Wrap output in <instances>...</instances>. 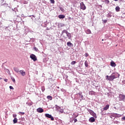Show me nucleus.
I'll return each instance as SVG.
<instances>
[{
  "label": "nucleus",
  "mask_w": 125,
  "mask_h": 125,
  "mask_svg": "<svg viewBox=\"0 0 125 125\" xmlns=\"http://www.w3.org/2000/svg\"><path fill=\"white\" fill-rule=\"evenodd\" d=\"M9 88H10V89H14V88H13V87L12 86H10Z\"/></svg>",
  "instance_id": "obj_35"
},
{
  "label": "nucleus",
  "mask_w": 125,
  "mask_h": 125,
  "mask_svg": "<svg viewBox=\"0 0 125 125\" xmlns=\"http://www.w3.org/2000/svg\"><path fill=\"white\" fill-rule=\"evenodd\" d=\"M77 62L76 61H72L71 63V65H75Z\"/></svg>",
  "instance_id": "obj_29"
},
{
  "label": "nucleus",
  "mask_w": 125,
  "mask_h": 125,
  "mask_svg": "<svg viewBox=\"0 0 125 125\" xmlns=\"http://www.w3.org/2000/svg\"><path fill=\"white\" fill-rule=\"evenodd\" d=\"M116 63L112 61L110 62V66H111V67H116Z\"/></svg>",
  "instance_id": "obj_8"
},
{
  "label": "nucleus",
  "mask_w": 125,
  "mask_h": 125,
  "mask_svg": "<svg viewBox=\"0 0 125 125\" xmlns=\"http://www.w3.org/2000/svg\"><path fill=\"white\" fill-rule=\"evenodd\" d=\"M107 17H108V18H111V17H112V16L111 15V14L108 13V14L107 15Z\"/></svg>",
  "instance_id": "obj_27"
},
{
  "label": "nucleus",
  "mask_w": 125,
  "mask_h": 125,
  "mask_svg": "<svg viewBox=\"0 0 125 125\" xmlns=\"http://www.w3.org/2000/svg\"><path fill=\"white\" fill-rule=\"evenodd\" d=\"M91 115H92V116H93V117H94V118H97L96 113H94V112L91 114Z\"/></svg>",
  "instance_id": "obj_21"
},
{
  "label": "nucleus",
  "mask_w": 125,
  "mask_h": 125,
  "mask_svg": "<svg viewBox=\"0 0 125 125\" xmlns=\"http://www.w3.org/2000/svg\"><path fill=\"white\" fill-rule=\"evenodd\" d=\"M47 98L49 99V100H52V97L51 96H48Z\"/></svg>",
  "instance_id": "obj_23"
},
{
  "label": "nucleus",
  "mask_w": 125,
  "mask_h": 125,
  "mask_svg": "<svg viewBox=\"0 0 125 125\" xmlns=\"http://www.w3.org/2000/svg\"><path fill=\"white\" fill-rule=\"evenodd\" d=\"M17 121L18 120L17 118H14V119L13 120L14 124H16L17 123Z\"/></svg>",
  "instance_id": "obj_24"
},
{
  "label": "nucleus",
  "mask_w": 125,
  "mask_h": 125,
  "mask_svg": "<svg viewBox=\"0 0 125 125\" xmlns=\"http://www.w3.org/2000/svg\"><path fill=\"white\" fill-rule=\"evenodd\" d=\"M86 33L87 34H91V31H90V30L87 29V31H86Z\"/></svg>",
  "instance_id": "obj_28"
},
{
  "label": "nucleus",
  "mask_w": 125,
  "mask_h": 125,
  "mask_svg": "<svg viewBox=\"0 0 125 125\" xmlns=\"http://www.w3.org/2000/svg\"><path fill=\"white\" fill-rule=\"evenodd\" d=\"M14 71H15V72H16V73H19V68H17V67H14Z\"/></svg>",
  "instance_id": "obj_15"
},
{
  "label": "nucleus",
  "mask_w": 125,
  "mask_h": 125,
  "mask_svg": "<svg viewBox=\"0 0 125 125\" xmlns=\"http://www.w3.org/2000/svg\"><path fill=\"white\" fill-rule=\"evenodd\" d=\"M57 107H58V108H60V107H59V106H57Z\"/></svg>",
  "instance_id": "obj_47"
},
{
  "label": "nucleus",
  "mask_w": 125,
  "mask_h": 125,
  "mask_svg": "<svg viewBox=\"0 0 125 125\" xmlns=\"http://www.w3.org/2000/svg\"><path fill=\"white\" fill-rule=\"evenodd\" d=\"M115 1H118V0H114Z\"/></svg>",
  "instance_id": "obj_45"
},
{
  "label": "nucleus",
  "mask_w": 125,
  "mask_h": 125,
  "mask_svg": "<svg viewBox=\"0 0 125 125\" xmlns=\"http://www.w3.org/2000/svg\"><path fill=\"white\" fill-rule=\"evenodd\" d=\"M81 97L82 99H83V96L81 95Z\"/></svg>",
  "instance_id": "obj_43"
},
{
  "label": "nucleus",
  "mask_w": 125,
  "mask_h": 125,
  "mask_svg": "<svg viewBox=\"0 0 125 125\" xmlns=\"http://www.w3.org/2000/svg\"><path fill=\"white\" fill-rule=\"evenodd\" d=\"M13 11H15L16 12V10H17V8H15L14 9H12Z\"/></svg>",
  "instance_id": "obj_31"
},
{
  "label": "nucleus",
  "mask_w": 125,
  "mask_h": 125,
  "mask_svg": "<svg viewBox=\"0 0 125 125\" xmlns=\"http://www.w3.org/2000/svg\"><path fill=\"white\" fill-rule=\"evenodd\" d=\"M30 57L32 60H33V61H37V57L36 55H35L34 54H32L30 55Z\"/></svg>",
  "instance_id": "obj_4"
},
{
  "label": "nucleus",
  "mask_w": 125,
  "mask_h": 125,
  "mask_svg": "<svg viewBox=\"0 0 125 125\" xmlns=\"http://www.w3.org/2000/svg\"><path fill=\"white\" fill-rule=\"evenodd\" d=\"M32 16H33V17H35V16H34V15H32Z\"/></svg>",
  "instance_id": "obj_46"
},
{
  "label": "nucleus",
  "mask_w": 125,
  "mask_h": 125,
  "mask_svg": "<svg viewBox=\"0 0 125 125\" xmlns=\"http://www.w3.org/2000/svg\"><path fill=\"white\" fill-rule=\"evenodd\" d=\"M80 7L81 9H83V10H85V9H86L85 5H84L83 2H81L80 3Z\"/></svg>",
  "instance_id": "obj_2"
},
{
  "label": "nucleus",
  "mask_w": 125,
  "mask_h": 125,
  "mask_svg": "<svg viewBox=\"0 0 125 125\" xmlns=\"http://www.w3.org/2000/svg\"><path fill=\"white\" fill-rule=\"evenodd\" d=\"M120 9H121V8H120L119 6H116L115 8V10L116 12H119Z\"/></svg>",
  "instance_id": "obj_13"
},
{
  "label": "nucleus",
  "mask_w": 125,
  "mask_h": 125,
  "mask_svg": "<svg viewBox=\"0 0 125 125\" xmlns=\"http://www.w3.org/2000/svg\"><path fill=\"white\" fill-rule=\"evenodd\" d=\"M104 23H107V20L104 21Z\"/></svg>",
  "instance_id": "obj_41"
},
{
  "label": "nucleus",
  "mask_w": 125,
  "mask_h": 125,
  "mask_svg": "<svg viewBox=\"0 0 125 125\" xmlns=\"http://www.w3.org/2000/svg\"><path fill=\"white\" fill-rule=\"evenodd\" d=\"M95 92L93 91H90L89 92V95H95Z\"/></svg>",
  "instance_id": "obj_12"
},
{
  "label": "nucleus",
  "mask_w": 125,
  "mask_h": 125,
  "mask_svg": "<svg viewBox=\"0 0 125 125\" xmlns=\"http://www.w3.org/2000/svg\"><path fill=\"white\" fill-rule=\"evenodd\" d=\"M87 111H88V112H89V113H90V115H91V114L94 112L93 111H92L91 109H88Z\"/></svg>",
  "instance_id": "obj_20"
},
{
  "label": "nucleus",
  "mask_w": 125,
  "mask_h": 125,
  "mask_svg": "<svg viewBox=\"0 0 125 125\" xmlns=\"http://www.w3.org/2000/svg\"><path fill=\"white\" fill-rule=\"evenodd\" d=\"M43 89H43L42 90H43Z\"/></svg>",
  "instance_id": "obj_51"
},
{
  "label": "nucleus",
  "mask_w": 125,
  "mask_h": 125,
  "mask_svg": "<svg viewBox=\"0 0 125 125\" xmlns=\"http://www.w3.org/2000/svg\"><path fill=\"white\" fill-rule=\"evenodd\" d=\"M84 56H85V57H87V56H88V53H86L84 54Z\"/></svg>",
  "instance_id": "obj_33"
},
{
  "label": "nucleus",
  "mask_w": 125,
  "mask_h": 125,
  "mask_svg": "<svg viewBox=\"0 0 125 125\" xmlns=\"http://www.w3.org/2000/svg\"><path fill=\"white\" fill-rule=\"evenodd\" d=\"M17 116V115H16V114H13V118H16Z\"/></svg>",
  "instance_id": "obj_36"
},
{
  "label": "nucleus",
  "mask_w": 125,
  "mask_h": 125,
  "mask_svg": "<svg viewBox=\"0 0 125 125\" xmlns=\"http://www.w3.org/2000/svg\"><path fill=\"white\" fill-rule=\"evenodd\" d=\"M59 18H60V19H64V18H65V16L64 15H59Z\"/></svg>",
  "instance_id": "obj_14"
},
{
  "label": "nucleus",
  "mask_w": 125,
  "mask_h": 125,
  "mask_svg": "<svg viewBox=\"0 0 125 125\" xmlns=\"http://www.w3.org/2000/svg\"><path fill=\"white\" fill-rule=\"evenodd\" d=\"M104 2L105 3H106V4H109V3H110V1H109V0H105Z\"/></svg>",
  "instance_id": "obj_25"
},
{
  "label": "nucleus",
  "mask_w": 125,
  "mask_h": 125,
  "mask_svg": "<svg viewBox=\"0 0 125 125\" xmlns=\"http://www.w3.org/2000/svg\"><path fill=\"white\" fill-rule=\"evenodd\" d=\"M120 76V74L117 73H113L111 76H109L107 75L106 80L107 81H109V82H112L115 80V79H117L118 78V76Z\"/></svg>",
  "instance_id": "obj_1"
},
{
  "label": "nucleus",
  "mask_w": 125,
  "mask_h": 125,
  "mask_svg": "<svg viewBox=\"0 0 125 125\" xmlns=\"http://www.w3.org/2000/svg\"><path fill=\"white\" fill-rule=\"evenodd\" d=\"M78 115H77V116H76V118H77L78 117Z\"/></svg>",
  "instance_id": "obj_48"
},
{
  "label": "nucleus",
  "mask_w": 125,
  "mask_h": 125,
  "mask_svg": "<svg viewBox=\"0 0 125 125\" xmlns=\"http://www.w3.org/2000/svg\"><path fill=\"white\" fill-rule=\"evenodd\" d=\"M51 3H55V1L54 0H50Z\"/></svg>",
  "instance_id": "obj_32"
},
{
  "label": "nucleus",
  "mask_w": 125,
  "mask_h": 125,
  "mask_svg": "<svg viewBox=\"0 0 125 125\" xmlns=\"http://www.w3.org/2000/svg\"><path fill=\"white\" fill-rule=\"evenodd\" d=\"M42 91H43L44 90V89H43V87H42ZM42 89H43V90H42Z\"/></svg>",
  "instance_id": "obj_44"
},
{
  "label": "nucleus",
  "mask_w": 125,
  "mask_h": 125,
  "mask_svg": "<svg viewBox=\"0 0 125 125\" xmlns=\"http://www.w3.org/2000/svg\"><path fill=\"white\" fill-rule=\"evenodd\" d=\"M68 32V31H67V30H63L62 32V35H63V34H65V33H67Z\"/></svg>",
  "instance_id": "obj_19"
},
{
  "label": "nucleus",
  "mask_w": 125,
  "mask_h": 125,
  "mask_svg": "<svg viewBox=\"0 0 125 125\" xmlns=\"http://www.w3.org/2000/svg\"><path fill=\"white\" fill-rule=\"evenodd\" d=\"M67 46H69V47H71V46H73L74 44L72 43L71 42H67Z\"/></svg>",
  "instance_id": "obj_11"
},
{
  "label": "nucleus",
  "mask_w": 125,
  "mask_h": 125,
  "mask_svg": "<svg viewBox=\"0 0 125 125\" xmlns=\"http://www.w3.org/2000/svg\"><path fill=\"white\" fill-rule=\"evenodd\" d=\"M19 113L22 115H25V112H20Z\"/></svg>",
  "instance_id": "obj_34"
},
{
  "label": "nucleus",
  "mask_w": 125,
  "mask_h": 125,
  "mask_svg": "<svg viewBox=\"0 0 125 125\" xmlns=\"http://www.w3.org/2000/svg\"><path fill=\"white\" fill-rule=\"evenodd\" d=\"M113 117H115L116 118H120V117H122V115L120 114H118L117 113H114Z\"/></svg>",
  "instance_id": "obj_9"
},
{
  "label": "nucleus",
  "mask_w": 125,
  "mask_h": 125,
  "mask_svg": "<svg viewBox=\"0 0 125 125\" xmlns=\"http://www.w3.org/2000/svg\"><path fill=\"white\" fill-rule=\"evenodd\" d=\"M34 49L35 51H36L37 52H39V49H38V48H37L36 46L34 47Z\"/></svg>",
  "instance_id": "obj_26"
},
{
  "label": "nucleus",
  "mask_w": 125,
  "mask_h": 125,
  "mask_svg": "<svg viewBox=\"0 0 125 125\" xmlns=\"http://www.w3.org/2000/svg\"><path fill=\"white\" fill-rule=\"evenodd\" d=\"M45 116L46 118H48L49 119H51V121H53L54 120V118L52 116L49 114L46 113L45 114Z\"/></svg>",
  "instance_id": "obj_5"
},
{
  "label": "nucleus",
  "mask_w": 125,
  "mask_h": 125,
  "mask_svg": "<svg viewBox=\"0 0 125 125\" xmlns=\"http://www.w3.org/2000/svg\"><path fill=\"white\" fill-rule=\"evenodd\" d=\"M23 3H24V4H26L28 3V2H27V1H23Z\"/></svg>",
  "instance_id": "obj_37"
},
{
  "label": "nucleus",
  "mask_w": 125,
  "mask_h": 125,
  "mask_svg": "<svg viewBox=\"0 0 125 125\" xmlns=\"http://www.w3.org/2000/svg\"><path fill=\"white\" fill-rule=\"evenodd\" d=\"M77 122H78L77 119H74V123H77Z\"/></svg>",
  "instance_id": "obj_38"
},
{
  "label": "nucleus",
  "mask_w": 125,
  "mask_h": 125,
  "mask_svg": "<svg viewBox=\"0 0 125 125\" xmlns=\"http://www.w3.org/2000/svg\"><path fill=\"white\" fill-rule=\"evenodd\" d=\"M84 65L85 67H88V62L87 61H85Z\"/></svg>",
  "instance_id": "obj_18"
},
{
  "label": "nucleus",
  "mask_w": 125,
  "mask_h": 125,
  "mask_svg": "<svg viewBox=\"0 0 125 125\" xmlns=\"http://www.w3.org/2000/svg\"><path fill=\"white\" fill-rule=\"evenodd\" d=\"M4 82H5L6 83H7L8 80L6 79H5L4 80Z\"/></svg>",
  "instance_id": "obj_39"
},
{
  "label": "nucleus",
  "mask_w": 125,
  "mask_h": 125,
  "mask_svg": "<svg viewBox=\"0 0 125 125\" xmlns=\"http://www.w3.org/2000/svg\"><path fill=\"white\" fill-rule=\"evenodd\" d=\"M89 122H90V123H94V122H95V119L94 117H91L89 119Z\"/></svg>",
  "instance_id": "obj_7"
},
{
  "label": "nucleus",
  "mask_w": 125,
  "mask_h": 125,
  "mask_svg": "<svg viewBox=\"0 0 125 125\" xmlns=\"http://www.w3.org/2000/svg\"><path fill=\"white\" fill-rule=\"evenodd\" d=\"M37 111L38 113H42L43 112V109L42 108V107H39L37 109Z\"/></svg>",
  "instance_id": "obj_6"
},
{
  "label": "nucleus",
  "mask_w": 125,
  "mask_h": 125,
  "mask_svg": "<svg viewBox=\"0 0 125 125\" xmlns=\"http://www.w3.org/2000/svg\"><path fill=\"white\" fill-rule=\"evenodd\" d=\"M102 41H104V40L103 39Z\"/></svg>",
  "instance_id": "obj_50"
},
{
  "label": "nucleus",
  "mask_w": 125,
  "mask_h": 125,
  "mask_svg": "<svg viewBox=\"0 0 125 125\" xmlns=\"http://www.w3.org/2000/svg\"><path fill=\"white\" fill-rule=\"evenodd\" d=\"M119 98L120 101H123V100H125V95H123L122 94H120L119 95Z\"/></svg>",
  "instance_id": "obj_3"
},
{
  "label": "nucleus",
  "mask_w": 125,
  "mask_h": 125,
  "mask_svg": "<svg viewBox=\"0 0 125 125\" xmlns=\"http://www.w3.org/2000/svg\"><path fill=\"white\" fill-rule=\"evenodd\" d=\"M11 79L12 81L13 82V83H15V79H14L13 77H11Z\"/></svg>",
  "instance_id": "obj_30"
},
{
  "label": "nucleus",
  "mask_w": 125,
  "mask_h": 125,
  "mask_svg": "<svg viewBox=\"0 0 125 125\" xmlns=\"http://www.w3.org/2000/svg\"><path fill=\"white\" fill-rule=\"evenodd\" d=\"M60 113H63V112H64V111L63 110H61L60 111Z\"/></svg>",
  "instance_id": "obj_42"
},
{
  "label": "nucleus",
  "mask_w": 125,
  "mask_h": 125,
  "mask_svg": "<svg viewBox=\"0 0 125 125\" xmlns=\"http://www.w3.org/2000/svg\"><path fill=\"white\" fill-rule=\"evenodd\" d=\"M66 35L68 39H71V33L67 32Z\"/></svg>",
  "instance_id": "obj_17"
},
{
  "label": "nucleus",
  "mask_w": 125,
  "mask_h": 125,
  "mask_svg": "<svg viewBox=\"0 0 125 125\" xmlns=\"http://www.w3.org/2000/svg\"><path fill=\"white\" fill-rule=\"evenodd\" d=\"M91 115H92V116H93V117H94V118H97L96 113H94V112L91 114Z\"/></svg>",
  "instance_id": "obj_22"
},
{
  "label": "nucleus",
  "mask_w": 125,
  "mask_h": 125,
  "mask_svg": "<svg viewBox=\"0 0 125 125\" xmlns=\"http://www.w3.org/2000/svg\"><path fill=\"white\" fill-rule=\"evenodd\" d=\"M122 120H124L125 121V116L122 118Z\"/></svg>",
  "instance_id": "obj_40"
},
{
  "label": "nucleus",
  "mask_w": 125,
  "mask_h": 125,
  "mask_svg": "<svg viewBox=\"0 0 125 125\" xmlns=\"http://www.w3.org/2000/svg\"><path fill=\"white\" fill-rule=\"evenodd\" d=\"M20 73H21V75L23 76H25L26 75V72L24 71V70H21L20 71Z\"/></svg>",
  "instance_id": "obj_10"
},
{
  "label": "nucleus",
  "mask_w": 125,
  "mask_h": 125,
  "mask_svg": "<svg viewBox=\"0 0 125 125\" xmlns=\"http://www.w3.org/2000/svg\"><path fill=\"white\" fill-rule=\"evenodd\" d=\"M109 104L106 105L104 108V111H106V110H108V109H109Z\"/></svg>",
  "instance_id": "obj_16"
},
{
  "label": "nucleus",
  "mask_w": 125,
  "mask_h": 125,
  "mask_svg": "<svg viewBox=\"0 0 125 125\" xmlns=\"http://www.w3.org/2000/svg\"><path fill=\"white\" fill-rule=\"evenodd\" d=\"M31 16H30L29 17H31Z\"/></svg>",
  "instance_id": "obj_49"
}]
</instances>
